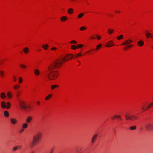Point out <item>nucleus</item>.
<instances>
[{
  "mask_svg": "<svg viewBox=\"0 0 153 153\" xmlns=\"http://www.w3.org/2000/svg\"><path fill=\"white\" fill-rule=\"evenodd\" d=\"M1 108H5L6 107V103L5 101H2L1 103Z\"/></svg>",
  "mask_w": 153,
  "mask_h": 153,
  "instance_id": "obj_12",
  "label": "nucleus"
},
{
  "mask_svg": "<svg viewBox=\"0 0 153 153\" xmlns=\"http://www.w3.org/2000/svg\"><path fill=\"white\" fill-rule=\"evenodd\" d=\"M114 43L112 41H110L107 43L106 45V46L107 47H111L114 45Z\"/></svg>",
  "mask_w": 153,
  "mask_h": 153,
  "instance_id": "obj_8",
  "label": "nucleus"
},
{
  "mask_svg": "<svg viewBox=\"0 0 153 153\" xmlns=\"http://www.w3.org/2000/svg\"><path fill=\"white\" fill-rule=\"evenodd\" d=\"M19 85H16L14 86V88L15 89H17L19 87Z\"/></svg>",
  "mask_w": 153,
  "mask_h": 153,
  "instance_id": "obj_40",
  "label": "nucleus"
},
{
  "mask_svg": "<svg viewBox=\"0 0 153 153\" xmlns=\"http://www.w3.org/2000/svg\"><path fill=\"white\" fill-rule=\"evenodd\" d=\"M86 28L84 26H82L80 28V30L81 31H83L86 29Z\"/></svg>",
  "mask_w": 153,
  "mask_h": 153,
  "instance_id": "obj_34",
  "label": "nucleus"
},
{
  "mask_svg": "<svg viewBox=\"0 0 153 153\" xmlns=\"http://www.w3.org/2000/svg\"><path fill=\"white\" fill-rule=\"evenodd\" d=\"M115 12L116 13H119L120 12V11H115Z\"/></svg>",
  "mask_w": 153,
  "mask_h": 153,
  "instance_id": "obj_53",
  "label": "nucleus"
},
{
  "mask_svg": "<svg viewBox=\"0 0 153 153\" xmlns=\"http://www.w3.org/2000/svg\"><path fill=\"white\" fill-rule=\"evenodd\" d=\"M145 129L148 131H153V123H147L145 125Z\"/></svg>",
  "mask_w": 153,
  "mask_h": 153,
  "instance_id": "obj_4",
  "label": "nucleus"
},
{
  "mask_svg": "<svg viewBox=\"0 0 153 153\" xmlns=\"http://www.w3.org/2000/svg\"><path fill=\"white\" fill-rule=\"evenodd\" d=\"M77 48H80L83 46V45L82 44H78L77 45Z\"/></svg>",
  "mask_w": 153,
  "mask_h": 153,
  "instance_id": "obj_42",
  "label": "nucleus"
},
{
  "mask_svg": "<svg viewBox=\"0 0 153 153\" xmlns=\"http://www.w3.org/2000/svg\"><path fill=\"white\" fill-rule=\"evenodd\" d=\"M18 148V146H17L15 147H14L13 148V150L14 151H16Z\"/></svg>",
  "mask_w": 153,
  "mask_h": 153,
  "instance_id": "obj_41",
  "label": "nucleus"
},
{
  "mask_svg": "<svg viewBox=\"0 0 153 153\" xmlns=\"http://www.w3.org/2000/svg\"><path fill=\"white\" fill-rule=\"evenodd\" d=\"M97 134H95L93 135L91 140V142L92 143H94L96 140V139L97 138Z\"/></svg>",
  "mask_w": 153,
  "mask_h": 153,
  "instance_id": "obj_7",
  "label": "nucleus"
},
{
  "mask_svg": "<svg viewBox=\"0 0 153 153\" xmlns=\"http://www.w3.org/2000/svg\"><path fill=\"white\" fill-rule=\"evenodd\" d=\"M102 45L101 44H99L96 46V50H98L102 46Z\"/></svg>",
  "mask_w": 153,
  "mask_h": 153,
  "instance_id": "obj_30",
  "label": "nucleus"
},
{
  "mask_svg": "<svg viewBox=\"0 0 153 153\" xmlns=\"http://www.w3.org/2000/svg\"><path fill=\"white\" fill-rule=\"evenodd\" d=\"M20 66L21 67H22L23 68H27V67L26 65L22 64H20Z\"/></svg>",
  "mask_w": 153,
  "mask_h": 153,
  "instance_id": "obj_38",
  "label": "nucleus"
},
{
  "mask_svg": "<svg viewBox=\"0 0 153 153\" xmlns=\"http://www.w3.org/2000/svg\"><path fill=\"white\" fill-rule=\"evenodd\" d=\"M0 97L2 99H4L6 97V96L4 92H2L1 93Z\"/></svg>",
  "mask_w": 153,
  "mask_h": 153,
  "instance_id": "obj_15",
  "label": "nucleus"
},
{
  "mask_svg": "<svg viewBox=\"0 0 153 153\" xmlns=\"http://www.w3.org/2000/svg\"><path fill=\"white\" fill-rule=\"evenodd\" d=\"M4 115L6 117H8L9 116V113L7 111H5L4 112Z\"/></svg>",
  "mask_w": 153,
  "mask_h": 153,
  "instance_id": "obj_21",
  "label": "nucleus"
},
{
  "mask_svg": "<svg viewBox=\"0 0 153 153\" xmlns=\"http://www.w3.org/2000/svg\"><path fill=\"white\" fill-rule=\"evenodd\" d=\"M12 93L10 92H8L7 93V96L9 98H11L12 97Z\"/></svg>",
  "mask_w": 153,
  "mask_h": 153,
  "instance_id": "obj_20",
  "label": "nucleus"
},
{
  "mask_svg": "<svg viewBox=\"0 0 153 153\" xmlns=\"http://www.w3.org/2000/svg\"><path fill=\"white\" fill-rule=\"evenodd\" d=\"M4 74V72L3 71H0V74L1 77L3 76Z\"/></svg>",
  "mask_w": 153,
  "mask_h": 153,
  "instance_id": "obj_37",
  "label": "nucleus"
},
{
  "mask_svg": "<svg viewBox=\"0 0 153 153\" xmlns=\"http://www.w3.org/2000/svg\"><path fill=\"white\" fill-rule=\"evenodd\" d=\"M74 56L72 54H67L64 57L62 58H60L58 59H59V61H61L62 63L63 62L67 61L71 59Z\"/></svg>",
  "mask_w": 153,
  "mask_h": 153,
  "instance_id": "obj_3",
  "label": "nucleus"
},
{
  "mask_svg": "<svg viewBox=\"0 0 153 153\" xmlns=\"http://www.w3.org/2000/svg\"><path fill=\"white\" fill-rule=\"evenodd\" d=\"M133 46V45L132 44H128L124 48V49L125 50H127L128 48H129Z\"/></svg>",
  "mask_w": 153,
  "mask_h": 153,
  "instance_id": "obj_17",
  "label": "nucleus"
},
{
  "mask_svg": "<svg viewBox=\"0 0 153 153\" xmlns=\"http://www.w3.org/2000/svg\"><path fill=\"white\" fill-rule=\"evenodd\" d=\"M10 106L11 103H10V102H7L6 103V108L7 109H9L10 108Z\"/></svg>",
  "mask_w": 153,
  "mask_h": 153,
  "instance_id": "obj_19",
  "label": "nucleus"
},
{
  "mask_svg": "<svg viewBox=\"0 0 153 153\" xmlns=\"http://www.w3.org/2000/svg\"><path fill=\"white\" fill-rule=\"evenodd\" d=\"M84 15V14L82 13H81L79 14L78 16V17L79 18H82Z\"/></svg>",
  "mask_w": 153,
  "mask_h": 153,
  "instance_id": "obj_36",
  "label": "nucleus"
},
{
  "mask_svg": "<svg viewBox=\"0 0 153 153\" xmlns=\"http://www.w3.org/2000/svg\"><path fill=\"white\" fill-rule=\"evenodd\" d=\"M114 117H117L118 118H120V119L121 118V116H119V115H115L114 116Z\"/></svg>",
  "mask_w": 153,
  "mask_h": 153,
  "instance_id": "obj_47",
  "label": "nucleus"
},
{
  "mask_svg": "<svg viewBox=\"0 0 153 153\" xmlns=\"http://www.w3.org/2000/svg\"><path fill=\"white\" fill-rule=\"evenodd\" d=\"M19 105L20 104L21 105H24L25 104L23 101L22 100H19Z\"/></svg>",
  "mask_w": 153,
  "mask_h": 153,
  "instance_id": "obj_33",
  "label": "nucleus"
},
{
  "mask_svg": "<svg viewBox=\"0 0 153 153\" xmlns=\"http://www.w3.org/2000/svg\"><path fill=\"white\" fill-rule=\"evenodd\" d=\"M42 47L45 50H46L48 49V45L47 44H45L42 45Z\"/></svg>",
  "mask_w": 153,
  "mask_h": 153,
  "instance_id": "obj_22",
  "label": "nucleus"
},
{
  "mask_svg": "<svg viewBox=\"0 0 153 153\" xmlns=\"http://www.w3.org/2000/svg\"><path fill=\"white\" fill-rule=\"evenodd\" d=\"M53 149H51V152H52V153L53 152Z\"/></svg>",
  "mask_w": 153,
  "mask_h": 153,
  "instance_id": "obj_54",
  "label": "nucleus"
},
{
  "mask_svg": "<svg viewBox=\"0 0 153 153\" xmlns=\"http://www.w3.org/2000/svg\"><path fill=\"white\" fill-rule=\"evenodd\" d=\"M71 48L73 50H75L77 48V47L75 45H73L71 46Z\"/></svg>",
  "mask_w": 153,
  "mask_h": 153,
  "instance_id": "obj_35",
  "label": "nucleus"
},
{
  "mask_svg": "<svg viewBox=\"0 0 153 153\" xmlns=\"http://www.w3.org/2000/svg\"><path fill=\"white\" fill-rule=\"evenodd\" d=\"M150 107L153 105V102L149 105Z\"/></svg>",
  "mask_w": 153,
  "mask_h": 153,
  "instance_id": "obj_50",
  "label": "nucleus"
},
{
  "mask_svg": "<svg viewBox=\"0 0 153 153\" xmlns=\"http://www.w3.org/2000/svg\"><path fill=\"white\" fill-rule=\"evenodd\" d=\"M31 106H29L28 107V108H29V109H30V108H31Z\"/></svg>",
  "mask_w": 153,
  "mask_h": 153,
  "instance_id": "obj_55",
  "label": "nucleus"
},
{
  "mask_svg": "<svg viewBox=\"0 0 153 153\" xmlns=\"http://www.w3.org/2000/svg\"><path fill=\"white\" fill-rule=\"evenodd\" d=\"M13 81L15 82L16 81V79H17V78H16V77L14 75L13 76Z\"/></svg>",
  "mask_w": 153,
  "mask_h": 153,
  "instance_id": "obj_44",
  "label": "nucleus"
},
{
  "mask_svg": "<svg viewBox=\"0 0 153 153\" xmlns=\"http://www.w3.org/2000/svg\"><path fill=\"white\" fill-rule=\"evenodd\" d=\"M70 43H74V44H76L77 43V42L75 41V40H72L70 42Z\"/></svg>",
  "mask_w": 153,
  "mask_h": 153,
  "instance_id": "obj_43",
  "label": "nucleus"
},
{
  "mask_svg": "<svg viewBox=\"0 0 153 153\" xmlns=\"http://www.w3.org/2000/svg\"><path fill=\"white\" fill-rule=\"evenodd\" d=\"M51 96H52L51 94L48 95L45 98V100H48L51 97Z\"/></svg>",
  "mask_w": 153,
  "mask_h": 153,
  "instance_id": "obj_27",
  "label": "nucleus"
},
{
  "mask_svg": "<svg viewBox=\"0 0 153 153\" xmlns=\"http://www.w3.org/2000/svg\"><path fill=\"white\" fill-rule=\"evenodd\" d=\"M132 42V41L131 40H130V39L127 40L125 41V42H124L123 43L121 44V45H128L130 43Z\"/></svg>",
  "mask_w": 153,
  "mask_h": 153,
  "instance_id": "obj_6",
  "label": "nucleus"
},
{
  "mask_svg": "<svg viewBox=\"0 0 153 153\" xmlns=\"http://www.w3.org/2000/svg\"><path fill=\"white\" fill-rule=\"evenodd\" d=\"M123 38V35H120L119 36L117 37V39L118 40H120L122 39Z\"/></svg>",
  "mask_w": 153,
  "mask_h": 153,
  "instance_id": "obj_32",
  "label": "nucleus"
},
{
  "mask_svg": "<svg viewBox=\"0 0 153 153\" xmlns=\"http://www.w3.org/2000/svg\"><path fill=\"white\" fill-rule=\"evenodd\" d=\"M91 39H93V37H91Z\"/></svg>",
  "mask_w": 153,
  "mask_h": 153,
  "instance_id": "obj_61",
  "label": "nucleus"
},
{
  "mask_svg": "<svg viewBox=\"0 0 153 153\" xmlns=\"http://www.w3.org/2000/svg\"><path fill=\"white\" fill-rule=\"evenodd\" d=\"M153 38V35H152V37L151 38Z\"/></svg>",
  "mask_w": 153,
  "mask_h": 153,
  "instance_id": "obj_60",
  "label": "nucleus"
},
{
  "mask_svg": "<svg viewBox=\"0 0 153 153\" xmlns=\"http://www.w3.org/2000/svg\"><path fill=\"white\" fill-rule=\"evenodd\" d=\"M20 106L21 109H24V110H26V107L24 105H21L20 104Z\"/></svg>",
  "mask_w": 153,
  "mask_h": 153,
  "instance_id": "obj_24",
  "label": "nucleus"
},
{
  "mask_svg": "<svg viewBox=\"0 0 153 153\" xmlns=\"http://www.w3.org/2000/svg\"><path fill=\"white\" fill-rule=\"evenodd\" d=\"M138 45L139 46H142L144 44V42L143 41L140 40L138 41Z\"/></svg>",
  "mask_w": 153,
  "mask_h": 153,
  "instance_id": "obj_13",
  "label": "nucleus"
},
{
  "mask_svg": "<svg viewBox=\"0 0 153 153\" xmlns=\"http://www.w3.org/2000/svg\"><path fill=\"white\" fill-rule=\"evenodd\" d=\"M67 19V18L66 16H63L61 18V20L62 21H64Z\"/></svg>",
  "mask_w": 153,
  "mask_h": 153,
  "instance_id": "obj_23",
  "label": "nucleus"
},
{
  "mask_svg": "<svg viewBox=\"0 0 153 153\" xmlns=\"http://www.w3.org/2000/svg\"><path fill=\"white\" fill-rule=\"evenodd\" d=\"M41 134L40 133H39L36 134L33 137V139L32 142L30 143L29 146L31 148H32L34 146L35 143H37L41 138Z\"/></svg>",
  "mask_w": 153,
  "mask_h": 153,
  "instance_id": "obj_2",
  "label": "nucleus"
},
{
  "mask_svg": "<svg viewBox=\"0 0 153 153\" xmlns=\"http://www.w3.org/2000/svg\"><path fill=\"white\" fill-rule=\"evenodd\" d=\"M73 10L72 8H69L68 10V13L71 14L73 13Z\"/></svg>",
  "mask_w": 153,
  "mask_h": 153,
  "instance_id": "obj_18",
  "label": "nucleus"
},
{
  "mask_svg": "<svg viewBox=\"0 0 153 153\" xmlns=\"http://www.w3.org/2000/svg\"><path fill=\"white\" fill-rule=\"evenodd\" d=\"M78 62L79 63H80V62L79 61H78Z\"/></svg>",
  "mask_w": 153,
  "mask_h": 153,
  "instance_id": "obj_59",
  "label": "nucleus"
},
{
  "mask_svg": "<svg viewBox=\"0 0 153 153\" xmlns=\"http://www.w3.org/2000/svg\"><path fill=\"white\" fill-rule=\"evenodd\" d=\"M37 104L38 105H40V102L39 101H37Z\"/></svg>",
  "mask_w": 153,
  "mask_h": 153,
  "instance_id": "obj_51",
  "label": "nucleus"
},
{
  "mask_svg": "<svg viewBox=\"0 0 153 153\" xmlns=\"http://www.w3.org/2000/svg\"><path fill=\"white\" fill-rule=\"evenodd\" d=\"M28 126V124L27 123H24L23 124L22 127L24 128H26Z\"/></svg>",
  "mask_w": 153,
  "mask_h": 153,
  "instance_id": "obj_25",
  "label": "nucleus"
},
{
  "mask_svg": "<svg viewBox=\"0 0 153 153\" xmlns=\"http://www.w3.org/2000/svg\"><path fill=\"white\" fill-rule=\"evenodd\" d=\"M51 49L52 50H56L57 48L56 47H53L51 48Z\"/></svg>",
  "mask_w": 153,
  "mask_h": 153,
  "instance_id": "obj_48",
  "label": "nucleus"
},
{
  "mask_svg": "<svg viewBox=\"0 0 153 153\" xmlns=\"http://www.w3.org/2000/svg\"><path fill=\"white\" fill-rule=\"evenodd\" d=\"M11 123L13 125H15L17 122V120L16 119L14 118H11L10 119Z\"/></svg>",
  "mask_w": 153,
  "mask_h": 153,
  "instance_id": "obj_9",
  "label": "nucleus"
},
{
  "mask_svg": "<svg viewBox=\"0 0 153 153\" xmlns=\"http://www.w3.org/2000/svg\"><path fill=\"white\" fill-rule=\"evenodd\" d=\"M76 152H77L78 153H80L79 151V149H77L76 150Z\"/></svg>",
  "mask_w": 153,
  "mask_h": 153,
  "instance_id": "obj_52",
  "label": "nucleus"
},
{
  "mask_svg": "<svg viewBox=\"0 0 153 153\" xmlns=\"http://www.w3.org/2000/svg\"><path fill=\"white\" fill-rule=\"evenodd\" d=\"M23 51L25 54H27L29 51V49L28 48L26 47L23 49Z\"/></svg>",
  "mask_w": 153,
  "mask_h": 153,
  "instance_id": "obj_14",
  "label": "nucleus"
},
{
  "mask_svg": "<svg viewBox=\"0 0 153 153\" xmlns=\"http://www.w3.org/2000/svg\"><path fill=\"white\" fill-rule=\"evenodd\" d=\"M147 31H145V36L147 38H152V35L149 32H147Z\"/></svg>",
  "mask_w": 153,
  "mask_h": 153,
  "instance_id": "obj_10",
  "label": "nucleus"
},
{
  "mask_svg": "<svg viewBox=\"0 0 153 153\" xmlns=\"http://www.w3.org/2000/svg\"><path fill=\"white\" fill-rule=\"evenodd\" d=\"M32 119V117L31 116H29L26 119V122L27 123H30V122Z\"/></svg>",
  "mask_w": 153,
  "mask_h": 153,
  "instance_id": "obj_11",
  "label": "nucleus"
},
{
  "mask_svg": "<svg viewBox=\"0 0 153 153\" xmlns=\"http://www.w3.org/2000/svg\"><path fill=\"white\" fill-rule=\"evenodd\" d=\"M136 128V127L135 126H131L130 127V129L131 130H134Z\"/></svg>",
  "mask_w": 153,
  "mask_h": 153,
  "instance_id": "obj_28",
  "label": "nucleus"
},
{
  "mask_svg": "<svg viewBox=\"0 0 153 153\" xmlns=\"http://www.w3.org/2000/svg\"><path fill=\"white\" fill-rule=\"evenodd\" d=\"M62 63L59 61V59L53 61L49 65L48 70L45 71V73L48 79L50 80H53L56 79L58 76V74L56 71H52L55 68H57L61 66Z\"/></svg>",
  "mask_w": 153,
  "mask_h": 153,
  "instance_id": "obj_1",
  "label": "nucleus"
},
{
  "mask_svg": "<svg viewBox=\"0 0 153 153\" xmlns=\"http://www.w3.org/2000/svg\"><path fill=\"white\" fill-rule=\"evenodd\" d=\"M58 86L57 85H53L51 86V89L52 90L58 87Z\"/></svg>",
  "mask_w": 153,
  "mask_h": 153,
  "instance_id": "obj_31",
  "label": "nucleus"
},
{
  "mask_svg": "<svg viewBox=\"0 0 153 153\" xmlns=\"http://www.w3.org/2000/svg\"><path fill=\"white\" fill-rule=\"evenodd\" d=\"M96 35L97 36V39L98 40L100 39L101 38V37L100 36H98L97 34H96Z\"/></svg>",
  "mask_w": 153,
  "mask_h": 153,
  "instance_id": "obj_46",
  "label": "nucleus"
},
{
  "mask_svg": "<svg viewBox=\"0 0 153 153\" xmlns=\"http://www.w3.org/2000/svg\"><path fill=\"white\" fill-rule=\"evenodd\" d=\"M125 119L126 120H135L137 118L136 116L132 115L131 116H128L127 114L125 115Z\"/></svg>",
  "mask_w": 153,
  "mask_h": 153,
  "instance_id": "obj_5",
  "label": "nucleus"
},
{
  "mask_svg": "<svg viewBox=\"0 0 153 153\" xmlns=\"http://www.w3.org/2000/svg\"><path fill=\"white\" fill-rule=\"evenodd\" d=\"M114 117H114H114H112V119H114Z\"/></svg>",
  "mask_w": 153,
  "mask_h": 153,
  "instance_id": "obj_57",
  "label": "nucleus"
},
{
  "mask_svg": "<svg viewBox=\"0 0 153 153\" xmlns=\"http://www.w3.org/2000/svg\"><path fill=\"white\" fill-rule=\"evenodd\" d=\"M152 48L153 49V46L152 47Z\"/></svg>",
  "mask_w": 153,
  "mask_h": 153,
  "instance_id": "obj_62",
  "label": "nucleus"
},
{
  "mask_svg": "<svg viewBox=\"0 0 153 153\" xmlns=\"http://www.w3.org/2000/svg\"><path fill=\"white\" fill-rule=\"evenodd\" d=\"M24 129H22L21 130H20L19 131V133H22L24 131Z\"/></svg>",
  "mask_w": 153,
  "mask_h": 153,
  "instance_id": "obj_49",
  "label": "nucleus"
},
{
  "mask_svg": "<svg viewBox=\"0 0 153 153\" xmlns=\"http://www.w3.org/2000/svg\"><path fill=\"white\" fill-rule=\"evenodd\" d=\"M150 107H150V106L149 105L146 109H145L144 107H142V111H145L146 110H147L149 109Z\"/></svg>",
  "mask_w": 153,
  "mask_h": 153,
  "instance_id": "obj_26",
  "label": "nucleus"
},
{
  "mask_svg": "<svg viewBox=\"0 0 153 153\" xmlns=\"http://www.w3.org/2000/svg\"><path fill=\"white\" fill-rule=\"evenodd\" d=\"M52 153V152H51V153Z\"/></svg>",
  "mask_w": 153,
  "mask_h": 153,
  "instance_id": "obj_63",
  "label": "nucleus"
},
{
  "mask_svg": "<svg viewBox=\"0 0 153 153\" xmlns=\"http://www.w3.org/2000/svg\"><path fill=\"white\" fill-rule=\"evenodd\" d=\"M40 72L39 71L38 69H36L34 71V74H35L36 76L39 75L40 74Z\"/></svg>",
  "mask_w": 153,
  "mask_h": 153,
  "instance_id": "obj_16",
  "label": "nucleus"
},
{
  "mask_svg": "<svg viewBox=\"0 0 153 153\" xmlns=\"http://www.w3.org/2000/svg\"><path fill=\"white\" fill-rule=\"evenodd\" d=\"M2 64V62H1L0 63V65H1Z\"/></svg>",
  "mask_w": 153,
  "mask_h": 153,
  "instance_id": "obj_58",
  "label": "nucleus"
},
{
  "mask_svg": "<svg viewBox=\"0 0 153 153\" xmlns=\"http://www.w3.org/2000/svg\"><path fill=\"white\" fill-rule=\"evenodd\" d=\"M19 83H21L22 81V79L21 77H19Z\"/></svg>",
  "mask_w": 153,
  "mask_h": 153,
  "instance_id": "obj_39",
  "label": "nucleus"
},
{
  "mask_svg": "<svg viewBox=\"0 0 153 153\" xmlns=\"http://www.w3.org/2000/svg\"><path fill=\"white\" fill-rule=\"evenodd\" d=\"M142 107H144V106H142L141 108L142 109Z\"/></svg>",
  "mask_w": 153,
  "mask_h": 153,
  "instance_id": "obj_56",
  "label": "nucleus"
},
{
  "mask_svg": "<svg viewBox=\"0 0 153 153\" xmlns=\"http://www.w3.org/2000/svg\"><path fill=\"white\" fill-rule=\"evenodd\" d=\"M113 30L110 29H109L108 31V33L109 34H112L113 33Z\"/></svg>",
  "mask_w": 153,
  "mask_h": 153,
  "instance_id": "obj_29",
  "label": "nucleus"
},
{
  "mask_svg": "<svg viewBox=\"0 0 153 153\" xmlns=\"http://www.w3.org/2000/svg\"><path fill=\"white\" fill-rule=\"evenodd\" d=\"M81 56V53H79L78 54H76V57H79V56Z\"/></svg>",
  "mask_w": 153,
  "mask_h": 153,
  "instance_id": "obj_45",
  "label": "nucleus"
}]
</instances>
